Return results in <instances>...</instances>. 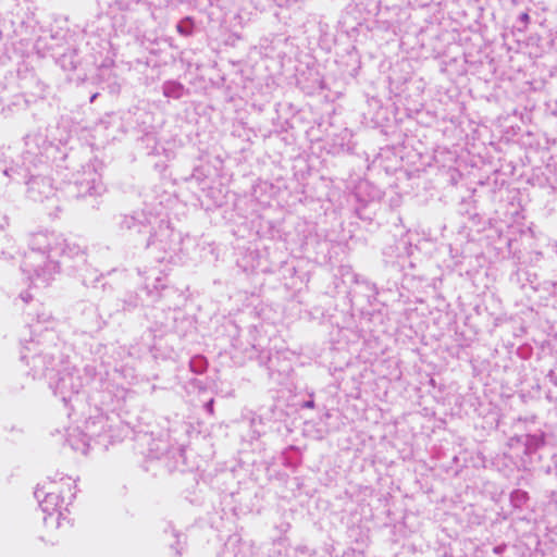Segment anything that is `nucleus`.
I'll return each mask as SVG.
<instances>
[{"label": "nucleus", "instance_id": "1", "mask_svg": "<svg viewBox=\"0 0 557 557\" xmlns=\"http://www.w3.org/2000/svg\"><path fill=\"white\" fill-rule=\"evenodd\" d=\"M72 500L73 494L70 492L66 496H61L59 491L49 492L40 502L42 511L46 513V524L50 528H61L69 523Z\"/></svg>", "mask_w": 557, "mask_h": 557}, {"label": "nucleus", "instance_id": "2", "mask_svg": "<svg viewBox=\"0 0 557 557\" xmlns=\"http://www.w3.org/2000/svg\"><path fill=\"white\" fill-rule=\"evenodd\" d=\"M70 442L74 449L83 454L87 453L89 448V441L86 437L77 438L75 434H71Z\"/></svg>", "mask_w": 557, "mask_h": 557}, {"label": "nucleus", "instance_id": "3", "mask_svg": "<svg viewBox=\"0 0 557 557\" xmlns=\"http://www.w3.org/2000/svg\"><path fill=\"white\" fill-rule=\"evenodd\" d=\"M35 495H36V497H37V498H40V496H41L40 490H37V491L35 492Z\"/></svg>", "mask_w": 557, "mask_h": 557}]
</instances>
